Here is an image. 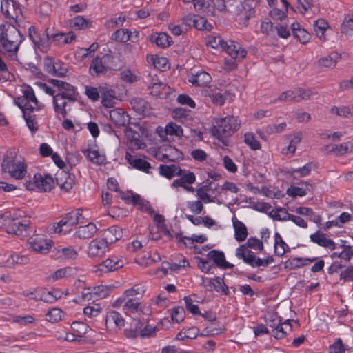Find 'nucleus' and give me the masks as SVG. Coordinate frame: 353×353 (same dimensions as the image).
<instances>
[{
    "instance_id": "nucleus-1",
    "label": "nucleus",
    "mask_w": 353,
    "mask_h": 353,
    "mask_svg": "<svg viewBox=\"0 0 353 353\" xmlns=\"http://www.w3.org/2000/svg\"><path fill=\"white\" fill-rule=\"evenodd\" d=\"M52 83L57 88V94L54 95L52 101L54 110L57 114L65 117L71 110V105L77 101L78 93L68 83L52 80Z\"/></svg>"
},
{
    "instance_id": "nucleus-2",
    "label": "nucleus",
    "mask_w": 353,
    "mask_h": 353,
    "mask_svg": "<svg viewBox=\"0 0 353 353\" xmlns=\"http://www.w3.org/2000/svg\"><path fill=\"white\" fill-rule=\"evenodd\" d=\"M23 40V35L14 26H0L1 50L5 55L12 59H16L19 46Z\"/></svg>"
},
{
    "instance_id": "nucleus-3",
    "label": "nucleus",
    "mask_w": 353,
    "mask_h": 353,
    "mask_svg": "<svg viewBox=\"0 0 353 353\" xmlns=\"http://www.w3.org/2000/svg\"><path fill=\"white\" fill-rule=\"evenodd\" d=\"M240 126L241 121L238 117L227 116L224 118H217L211 129V133L214 138L226 145L228 139L237 131Z\"/></svg>"
},
{
    "instance_id": "nucleus-4",
    "label": "nucleus",
    "mask_w": 353,
    "mask_h": 353,
    "mask_svg": "<svg viewBox=\"0 0 353 353\" xmlns=\"http://www.w3.org/2000/svg\"><path fill=\"white\" fill-rule=\"evenodd\" d=\"M85 216L81 209H77L65 214L57 223L49 225V230L57 234H66L71 230V227L83 222Z\"/></svg>"
},
{
    "instance_id": "nucleus-5",
    "label": "nucleus",
    "mask_w": 353,
    "mask_h": 353,
    "mask_svg": "<svg viewBox=\"0 0 353 353\" xmlns=\"http://www.w3.org/2000/svg\"><path fill=\"white\" fill-rule=\"evenodd\" d=\"M22 97L15 100V103L22 111L32 112L39 110L44 107V103L39 101L34 90L30 86H26L22 89Z\"/></svg>"
},
{
    "instance_id": "nucleus-6",
    "label": "nucleus",
    "mask_w": 353,
    "mask_h": 353,
    "mask_svg": "<svg viewBox=\"0 0 353 353\" xmlns=\"http://www.w3.org/2000/svg\"><path fill=\"white\" fill-rule=\"evenodd\" d=\"M30 36L32 38L33 42L37 44L39 48H42L48 46V44L46 45V43H47L50 39L57 44L64 45L71 43L76 38V35L73 32H69L66 34L59 32L51 36L47 34L46 38L40 39L38 41L34 39L31 34H30Z\"/></svg>"
},
{
    "instance_id": "nucleus-7",
    "label": "nucleus",
    "mask_w": 353,
    "mask_h": 353,
    "mask_svg": "<svg viewBox=\"0 0 353 353\" xmlns=\"http://www.w3.org/2000/svg\"><path fill=\"white\" fill-rule=\"evenodd\" d=\"M2 168L4 172L17 179L23 178L26 173V168L23 162L19 160H12L9 157L3 159Z\"/></svg>"
},
{
    "instance_id": "nucleus-8",
    "label": "nucleus",
    "mask_w": 353,
    "mask_h": 353,
    "mask_svg": "<svg viewBox=\"0 0 353 353\" xmlns=\"http://www.w3.org/2000/svg\"><path fill=\"white\" fill-rule=\"evenodd\" d=\"M30 248L37 253L45 254L50 252L53 242L48 240L44 235L36 234L28 239Z\"/></svg>"
},
{
    "instance_id": "nucleus-9",
    "label": "nucleus",
    "mask_w": 353,
    "mask_h": 353,
    "mask_svg": "<svg viewBox=\"0 0 353 353\" xmlns=\"http://www.w3.org/2000/svg\"><path fill=\"white\" fill-rule=\"evenodd\" d=\"M54 187L53 178L50 174L42 175L40 173L35 174L33 177V183L26 184V188L28 190H34L37 188L41 192H50Z\"/></svg>"
},
{
    "instance_id": "nucleus-10",
    "label": "nucleus",
    "mask_w": 353,
    "mask_h": 353,
    "mask_svg": "<svg viewBox=\"0 0 353 353\" xmlns=\"http://www.w3.org/2000/svg\"><path fill=\"white\" fill-rule=\"evenodd\" d=\"M1 10L8 19H12L16 22L22 21V10L19 3L12 0H3L1 3Z\"/></svg>"
},
{
    "instance_id": "nucleus-11",
    "label": "nucleus",
    "mask_w": 353,
    "mask_h": 353,
    "mask_svg": "<svg viewBox=\"0 0 353 353\" xmlns=\"http://www.w3.org/2000/svg\"><path fill=\"white\" fill-rule=\"evenodd\" d=\"M110 57L104 55L101 57H97L92 61L90 68L89 73L93 77H99L105 75L110 70V67L106 64L107 61H109Z\"/></svg>"
},
{
    "instance_id": "nucleus-12",
    "label": "nucleus",
    "mask_w": 353,
    "mask_h": 353,
    "mask_svg": "<svg viewBox=\"0 0 353 353\" xmlns=\"http://www.w3.org/2000/svg\"><path fill=\"white\" fill-rule=\"evenodd\" d=\"M109 244L103 239L92 240L88 247V255L91 259L103 257L108 251Z\"/></svg>"
},
{
    "instance_id": "nucleus-13",
    "label": "nucleus",
    "mask_w": 353,
    "mask_h": 353,
    "mask_svg": "<svg viewBox=\"0 0 353 353\" xmlns=\"http://www.w3.org/2000/svg\"><path fill=\"white\" fill-rule=\"evenodd\" d=\"M30 221L29 220L12 219L7 224V231L19 236H26L28 234Z\"/></svg>"
},
{
    "instance_id": "nucleus-14",
    "label": "nucleus",
    "mask_w": 353,
    "mask_h": 353,
    "mask_svg": "<svg viewBox=\"0 0 353 353\" xmlns=\"http://www.w3.org/2000/svg\"><path fill=\"white\" fill-rule=\"evenodd\" d=\"M124 265V260L117 256L108 258L100 263L95 270L96 272H110L117 270Z\"/></svg>"
},
{
    "instance_id": "nucleus-15",
    "label": "nucleus",
    "mask_w": 353,
    "mask_h": 353,
    "mask_svg": "<svg viewBox=\"0 0 353 353\" xmlns=\"http://www.w3.org/2000/svg\"><path fill=\"white\" fill-rule=\"evenodd\" d=\"M227 53L234 59L241 61L246 57L247 51L236 41H230L225 48Z\"/></svg>"
},
{
    "instance_id": "nucleus-16",
    "label": "nucleus",
    "mask_w": 353,
    "mask_h": 353,
    "mask_svg": "<svg viewBox=\"0 0 353 353\" xmlns=\"http://www.w3.org/2000/svg\"><path fill=\"white\" fill-rule=\"evenodd\" d=\"M99 89L101 95L103 105L106 108L113 107L117 100L115 91L107 85H100Z\"/></svg>"
},
{
    "instance_id": "nucleus-17",
    "label": "nucleus",
    "mask_w": 353,
    "mask_h": 353,
    "mask_svg": "<svg viewBox=\"0 0 353 353\" xmlns=\"http://www.w3.org/2000/svg\"><path fill=\"white\" fill-rule=\"evenodd\" d=\"M110 119L118 127H126L130 121V116L122 109L110 110Z\"/></svg>"
},
{
    "instance_id": "nucleus-18",
    "label": "nucleus",
    "mask_w": 353,
    "mask_h": 353,
    "mask_svg": "<svg viewBox=\"0 0 353 353\" xmlns=\"http://www.w3.org/2000/svg\"><path fill=\"white\" fill-rule=\"evenodd\" d=\"M74 176L65 171H60L56 174L57 185L65 192L70 191L74 184Z\"/></svg>"
},
{
    "instance_id": "nucleus-19",
    "label": "nucleus",
    "mask_w": 353,
    "mask_h": 353,
    "mask_svg": "<svg viewBox=\"0 0 353 353\" xmlns=\"http://www.w3.org/2000/svg\"><path fill=\"white\" fill-rule=\"evenodd\" d=\"M325 150L327 154L343 156L352 151L353 145L351 142H344L340 144H330L325 146Z\"/></svg>"
},
{
    "instance_id": "nucleus-20",
    "label": "nucleus",
    "mask_w": 353,
    "mask_h": 353,
    "mask_svg": "<svg viewBox=\"0 0 353 353\" xmlns=\"http://www.w3.org/2000/svg\"><path fill=\"white\" fill-rule=\"evenodd\" d=\"M98 228L94 223H88L85 225H81L77 229L74 236L80 239H89L97 233Z\"/></svg>"
},
{
    "instance_id": "nucleus-21",
    "label": "nucleus",
    "mask_w": 353,
    "mask_h": 353,
    "mask_svg": "<svg viewBox=\"0 0 353 353\" xmlns=\"http://www.w3.org/2000/svg\"><path fill=\"white\" fill-rule=\"evenodd\" d=\"M188 81L193 85L206 86L212 81L211 76L206 72L201 71L196 73H190L188 76Z\"/></svg>"
},
{
    "instance_id": "nucleus-22",
    "label": "nucleus",
    "mask_w": 353,
    "mask_h": 353,
    "mask_svg": "<svg viewBox=\"0 0 353 353\" xmlns=\"http://www.w3.org/2000/svg\"><path fill=\"white\" fill-rule=\"evenodd\" d=\"M311 241L318 244L320 246L328 248L331 250H334L336 248L334 242L327 237V235L324 233L316 232L312 234L310 236Z\"/></svg>"
},
{
    "instance_id": "nucleus-23",
    "label": "nucleus",
    "mask_w": 353,
    "mask_h": 353,
    "mask_svg": "<svg viewBox=\"0 0 353 353\" xmlns=\"http://www.w3.org/2000/svg\"><path fill=\"white\" fill-rule=\"evenodd\" d=\"M236 256L239 259H243L245 263L249 264L252 267H256L254 264H256L258 258L254 252L245 250L244 245H240L236 249Z\"/></svg>"
},
{
    "instance_id": "nucleus-24",
    "label": "nucleus",
    "mask_w": 353,
    "mask_h": 353,
    "mask_svg": "<svg viewBox=\"0 0 353 353\" xmlns=\"http://www.w3.org/2000/svg\"><path fill=\"white\" fill-rule=\"evenodd\" d=\"M179 176V179L174 180L172 186L174 188L185 187L188 184H192L196 181V176L194 174L190 171H185L181 170V174H176Z\"/></svg>"
},
{
    "instance_id": "nucleus-25",
    "label": "nucleus",
    "mask_w": 353,
    "mask_h": 353,
    "mask_svg": "<svg viewBox=\"0 0 353 353\" xmlns=\"http://www.w3.org/2000/svg\"><path fill=\"white\" fill-rule=\"evenodd\" d=\"M125 159L133 168L146 173H149L151 166L150 164L145 159L137 158L129 153H126Z\"/></svg>"
},
{
    "instance_id": "nucleus-26",
    "label": "nucleus",
    "mask_w": 353,
    "mask_h": 353,
    "mask_svg": "<svg viewBox=\"0 0 353 353\" xmlns=\"http://www.w3.org/2000/svg\"><path fill=\"white\" fill-rule=\"evenodd\" d=\"M130 104L132 109L139 114L145 116L150 113V106L149 103L141 98H134L131 100Z\"/></svg>"
},
{
    "instance_id": "nucleus-27",
    "label": "nucleus",
    "mask_w": 353,
    "mask_h": 353,
    "mask_svg": "<svg viewBox=\"0 0 353 353\" xmlns=\"http://www.w3.org/2000/svg\"><path fill=\"white\" fill-rule=\"evenodd\" d=\"M76 274V270L71 267H65L59 269L48 276L47 279L49 281H55L59 279L68 278Z\"/></svg>"
},
{
    "instance_id": "nucleus-28",
    "label": "nucleus",
    "mask_w": 353,
    "mask_h": 353,
    "mask_svg": "<svg viewBox=\"0 0 353 353\" xmlns=\"http://www.w3.org/2000/svg\"><path fill=\"white\" fill-rule=\"evenodd\" d=\"M341 56L336 52H332L329 55L322 57L317 62L318 67L321 68H333L340 60Z\"/></svg>"
},
{
    "instance_id": "nucleus-29",
    "label": "nucleus",
    "mask_w": 353,
    "mask_h": 353,
    "mask_svg": "<svg viewBox=\"0 0 353 353\" xmlns=\"http://www.w3.org/2000/svg\"><path fill=\"white\" fill-rule=\"evenodd\" d=\"M234 229V238L238 242L245 241L248 235V230L245 224L236 218L232 219Z\"/></svg>"
},
{
    "instance_id": "nucleus-30",
    "label": "nucleus",
    "mask_w": 353,
    "mask_h": 353,
    "mask_svg": "<svg viewBox=\"0 0 353 353\" xmlns=\"http://www.w3.org/2000/svg\"><path fill=\"white\" fill-rule=\"evenodd\" d=\"M150 88L151 90V94L157 97H163L167 95L170 89L166 84L154 79H152Z\"/></svg>"
},
{
    "instance_id": "nucleus-31",
    "label": "nucleus",
    "mask_w": 353,
    "mask_h": 353,
    "mask_svg": "<svg viewBox=\"0 0 353 353\" xmlns=\"http://www.w3.org/2000/svg\"><path fill=\"white\" fill-rule=\"evenodd\" d=\"M123 236L122 229L117 226H112L103 233V239L110 245L114 243Z\"/></svg>"
},
{
    "instance_id": "nucleus-32",
    "label": "nucleus",
    "mask_w": 353,
    "mask_h": 353,
    "mask_svg": "<svg viewBox=\"0 0 353 353\" xmlns=\"http://www.w3.org/2000/svg\"><path fill=\"white\" fill-rule=\"evenodd\" d=\"M207 256L220 268H227L233 266L225 261L224 254L222 252L212 250L208 252Z\"/></svg>"
},
{
    "instance_id": "nucleus-33",
    "label": "nucleus",
    "mask_w": 353,
    "mask_h": 353,
    "mask_svg": "<svg viewBox=\"0 0 353 353\" xmlns=\"http://www.w3.org/2000/svg\"><path fill=\"white\" fill-rule=\"evenodd\" d=\"M124 134L127 139L131 143H133L137 148L141 149L143 148L145 145V143L140 139L139 134L130 128L125 127Z\"/></svg>"
},
{
    "instance_id": "nucleus-34",
    "label": "nucleus",
    "mask_w": 353,
    "mask_h": 353,
    "mask_svg": "<svg viewBox=\"0 0 353 353\" xmlns=\"http://www.w3.org/2000/svg\"><path fill=\"white\" fill-rule=\"evenodd\" d=\"M181 169L175 164L161 165L159 166V173L161 175L171 179L176 174H181Z\"/></svg>"
},
{
    "instance_id": "nucleus-35",
    "label": "nucleus",
    "mask_w": 353,
    "mask_h": 353,
    "mask_svg": "<svg viewBox=\"0 0 353 353\" xmlns=\"http://www.w3.org/2000/svg\"><path fill=\"white\" fill-rule=\"evenodd\" d=\"M141 310V303L137 298H126L123 310L125 313L130 312L136 314Z\"/></svg>"
},
{
    "instance_id": "nucleus-36",
    "label": "nucleus",
    "mask_w": 353,
    "mask_h": 353,
    "mask_svg": "<svg viewBox=\"0 0 353 353\" xmlns=\"http://www.w3.org/2000/svg\"><path fill=\"white\" fill-rule=\"evenodd\" d=\"M168 134L180 137L183 134V129L180 125L174 123H170L166 125L164 130L161 129L159 130V136L162 139H164V136Z\"/></svg>"
},
{
    "instance_id": "nucleus-37",
    "label": "nucleus",
    "mask_w": 353,
    "mask_h": 353,
    "mask_svg": "<svg viewBox=\"0 0 353 353\" xmlns=\"http://www.w3.org/2000/svg\"><path fill=\"white\" fill-rule=\"evenodd\" d=\"M92 21L83 17L77 16L70 20V26L75 30L86 29L91 26Z\"/></svg>"
},
{
    "instance_id": "nucleus-38",
    "label": "nucleus",
    "mask_w": 353,
    "mask_h": 353,
    "mask_svg": "<svg viewBox=\"0 0 353 353\" xmlns=\"http://www.w3.org/2000/svg\"><path fill=\"white\" fill-rule=\"evenodd\" d=\"M151 41L154 42L158 47L166 48L170 44V37L164 32L156 33L151 36Z\"/></svg>"
},
{
    "instance_id": "nucleus-39",
    "label": "nucleus",
    "mask_w": 353,
    "mask_h": 353,
    "mask_svg": "<svg viewBox=\"0 0 353 353\" xmlns=\"http://www.w3.org/2000/svg\"><path fill=\"white\" fill-rule=\"evenodd\" d=\"M124 319L118 312L110 311L106 316V324L114 323L119 329L124 326Z\"/></svg>"
},
{
    "instance_id": "nucleus-40",
    "label": "nucleus",
    "mask_w": 353,
    "mask_h": 353,
    "mask_svg": "<svg viewBox=\"0 0 353 353\" xmlns=\"http://www.w3.org/2000/svg\"><path fill=\"white\" fill-rule=\"evenodd\" d=\"M147 60L152 63L156 68L160 70H165L169 68L168 59L165 57H159L157 55H149Z\"/></svg>"
},
{
    "instance_id": "nucleus-41",
    "label": "nucleus",
    "mask_w": 353,
    "mask_h": 353,
    "mask_svg": "<svg viewBox=\"0 0 353 353\" xmlns=\"http://www.w3.org/2000/svg\"><path fill=\"white\" fill-rule=\"evenodd\" d=\"M328 28V23L323 19H319L314 23V30L321 41H324L325 40L324 33Z\"/></svg>"
},
{
    "instance_id": "nucleus-42",
    "label": "nucleus",
    "mask_w": 353,
    "mask_h": 353,
    "mask_svg": "<svg viewBox=\"0 0 353 353\" xmlns=\"http://www.w3.org/2000/svg\"><path fill=\"white\" fill-rule=\"evenodd\" d=\"M132 36V32L129 29H119L111 35V39L125 43L128 41Z\"/></svg>"
},
{
    "instance_id": "nucleus-43",
    "label": "nucleus",
    "mask_w": 353,
    "mask_h": 353,
    "mask_svg": "<svg viewBox=\"0 0 353 353\" xmlns=\"http://www.w3.org/2000/svg\"><path fill=\"white\" fill-rule=\"evenodd\" d=\"M302 139V134L301 132H296L292 135V138L290 140V144L283 150L284 154H293L296 150V145L299 144Z\"/></svg>"
},
{
    "instance_id": "nucleus-44",
    "label": "nucleus",
    "mask_w": 353,
    "mask_h": 353,
    "mask_svg": "<svg viewBox=\"0 0 353 353\" xmlns=\"http://www.w3.org/2000/svg\"><path fill=\"white\" fill-rule=\"evenodd\" d=\"M87 157L93 163L102 165L105 163L106 157L101 154L98 150L88 149L87 150Z\"/></svg>"
},
{
    "instance_id": "nucleus-45",
    "label": "nucleus",
    "mask_w": 353,
    "mask_h": 353,
    "mask_svg": "<svg viewBox=\"0 0 353 353\" xmlns=\"http://www.w3.org/2000/svg\"><path fill=\"white\" fill-rule=\"evenodd\" d=\"M288 248V245L284 242L279 233L275 234L274 253L279 256H282L286 252Z\"/></svg>"
},
{
    "instance_id": "nucleus-46",
    "label": "nucleus",
    "mask_w": 353,
    "mask_h": 353,
    "mask_svg": "<svg viewBox=\"0 0 353 353\" xmlns=\"http://www.w3.org/2000/svg\"><path fill=\"white\" fill-rule=\"evenodd\" d=\"M341 32L346 36L353 35V14L345 16L341 25Z\"/></svg>"
},
{
    "instance_id": "nucleus-47",
    "label": "nucleus",
    "mask_w": 353,
    "mask_h": 353,
    "mask_svg": "<svg viewBox=\"0 0 353 353\" xmlns=\"http://www.w3.org/2000/svg\"><path fill=\"white\" fill-rule=\"evenodd\" d=\"M206 281L209 284H212L216 291L221 292L225 294H228V288L224 283L223 279L222 278L219 276H216L212 280L207 279Z\"/></svg>"
},
{
    "instance_id": "nucleus-48",
    "label": "nucleus",
    "mask_w": 353,
    "mask_h": 353,
    "mask_svg": "<svg viewBox=\"0 0 353 353\" xmlns=\"http://www.w3.org/2000/svg\"><path fill=\"white\" fill-rule=\"evenodd\" d=\"M316 258L294 257L289 260V265L292 268H299L316 261Z\"/></svg>"
},
{
    "instance_id": "nucleus-49",
    "label": "nucleus",
    "mask_w": 353,
    "mask_h": 353,
    "mask_svg": "<svg viewBox=\"0 0 353 353\" xmlns=\"http://www.w3.org/2000/svg\"><path fill=\"white\" fill-rule=\"evenodd\" d=\"M330 112L343 118H350L353 115L352 108L345 105L340 107L334 106L331 108Z\"/></svg>"
},
{
    "instance_id": "nucleus-50",
    "label": "nucleus",
    "mask_w": 353,
    "mask_h": 353,
    "mask_svg": "<svg viewBox=\"0 0 353 353\" xmlns=\"http://www.w3.org/2000/svg\"><path fill=\"white\" fill-rule=\"evenodd\" d=\"M71 329L72 330L74 334L81 337L88 332L90 327L87 324L83 322L74 321L71 324Z\"/></svg>"
},
{
    "instance_id": "nucleus-51",
    "label": "nucleus",
    "mask_w": 353,
    "mask_h": 353,
    "mask_svg": "<svg viewBox=\"0 0 353 353\" xmlns=\"http://www.w3.org/2000/svg\"><path fill=\"white\" fill-rule=\"evenodd\" d=\"M296 101V88L282 92L277 98L274 99L272 103H275L278 101Z\"/></svg>"
},
{
    "instance_id": "nucleus-52",
    "label": "nucleus",
    "mask_w": 353,
    "mask_h": 353,
    "mask_svg": "<svg viewBox=\"0 0 353 353\" xmlns=\"http://www.w3.org/2000/svg\"><path fill=\"white\" fill-rule=\"evenodd\" d=\"M272 216L278 221H289L292 216L291 214H289L285 208H280L272 210L271 212Z\"/></svg>"
},
{
    "instance_id": "nucleus-53",
    "label": "nucleus",
    "mask_w": 353,
    "mask_h": 353,
    "mask_svg": "<svg viewBox=\"0 0 353 353\" xmlns=\"http://www.w3.org/2000/svg\"><path fill=\"white\" fill-rule=\"evenodd\" d=\"M288 327L289 330L291 329L290 320H286L283 323H280L278 327H276L274 330H272V332H273L272 335L276 339H282L285 336V335L286 334L285 329Z\"/></svg>"
},
{
    "instance_id": "nucleus-54",
    "label": "nucleus",
    "mask_w": 353,
    "mask_h": 353,
    "mask_svg": "<svg viewBox=\"0 0 353 353\" xmlns=\"http://www.w3.org/2000/svg\"><path fill=\"white\" fill-rule=\"evenodd\" d=\"M62 311L59 308H52L46 314V321L51 323H57L62 318Z\"/></svg>"
},
{
    "instance_id": "nucleus-55",
    "label": "nucleus",
    "mask_w": 353,
    "mask_h": 353,
    "mask_svg": "<svg viewBox=\"0 0 353 353\" xmlns=\"http://www.w3.org/2000/svg\"><path fill=\"white\" fill-rule=\"evenodd\" d=\"M226 43L221 37H210L208 39V45L214 49H225Z\"/></svg>"
},
{
    "instance_id": "nucleus-56",
    "label": "nucleus",
    "mask_w": 353,
    "mask_h": 353,
    "mask_svg": "<svg viewBox=\"0 0 353 353\" xmlns=\"http://www.w3.org/2000/svg\"><path fill=\"white\" fill-rule=\"evenodd\" d=\"M145 292L144 288L141 285H134L132 288L127 289L123 293L125 298H133L138 295H143Z\"/></svg>"
},
{
    "instance_id": "nucleus-57",
    "label": "nucleus",
    "mask_w": 353,
    "mask_h": 353,
    "mask_svg": "<svg viewBox=\"0 0 353 353\" xmlns=\"http://www.w3.org/2000/svg\"><path fill=\"white\" fill-rule=\"evenodd\" d=\"M242 245L245 246V249L252 248L257 251H262L263 249V242L254 237H250L248 239L245 243Z\"/></svg>"
},
{
    "instance_id": "nucleus-58",
    "label": "nucleus",
    "mask_w": 353,
    "mask_h": 353,
    "mask_svg": "<svg viewBox=\"0 0 353 353\" xmlns=\"http://www.w3.org/2000/svg\"><path fill=\"white\" fill-rule=\"evenodd\" d=\"M296 102L302 100H309L315 93L312 89L296 88Z\"/></svg>"
},
{
    "instance_id": "nucleus-59",
    "label": "nucleus",
    "mask_w": 353,
    "mask_h": 353,
    "mask_svg": "<svg viewBox=\"0 0 353 353\" xmlns=\"http://www.w3.org/2000/svg\"><path fill=\"white\" fill-rule=\"evenodd\" d=\"M244 141L252 150H259L261 148L259 141L256 139L252 132H247L244 134Z\"/></svg>"
},
{
    "instance_id": "nucleus-60",
    "label": "nucleus",
    "mask_w": 353,
    "mask_h": 353,
    "mask_svg": "<svg viewBox=\"0 0 353 353\" xmlns=\"http://www.w3.org/2000/svg\"><path fill=\"white\" fill-rule=\"evenodd\" d=\"M132 205L137 209L142 211H148L150 210L149 202L139 194H136L135 197H134Z\"/></svg>"
},
{
    "instance_id": "nucleus-61",
    "label": "nucleus",
    "mask_w": 353,
    "mask_h": 353,
    "mask_svg": "<svg viewBox=\"0 0 353 353\" xmlns=\"http://www.w3.org/2000/svg\"><path fill=\"white\" fill-rule=\"evenodd\" d=\"M194 28L199 30L210 31L212 28L211 23H208L207 19L203 17L196 15Z\"/></svg>"
},
{
    "instance_id": "nucleus-62",
    "label": "nucleus",
    "mask_w": 353,
    "mask_h": 353,
    "mask_svg": "<svg viewBox=\"0 0 353 353\" xmlns=\"http://www.w3.org/2000/svg\"><path fill=\"white\" fill-rule=\"evenodd\" d=\"M96 300L103 299L109 295V288L105 285H97L92 288Z\"/></svg>"
},
{
    "instance_id": "nucleus-63",
    "label": "nucleus",
    "mask_w": 353,
    "mask_h": 353,
    "mask_svg": "<svg viewBox=\"0 0 353 353\" xmlns=\"http://www.w3.org/2000/svg\"><path fill=\"white\" fill-rule=\"evenodd\" d=\"M141 323L139 321H135L134 322V329H125L124 330L125 336L128 339H136L139 336H140L139 329L141 328Z\"/></svg>"
},
{
    "instance_id": "nucleus-64",
    "label": "nucleus",
    "mask_w": 353,
    "mask_h": 353,
    "mask_svg": "<svg viewBox=\"0 0 353 353\" xmlns=\"http://www.w3.org/2000/svg\"><path fill=\"white\" fill-rule=\"evenodd\" d=\"M29 111H23V117L26 120V124L28 127V128L32 132H35L38 129L37 123L35 121V117L34 115H31Z\"/></svg>"
}]
</instances>
